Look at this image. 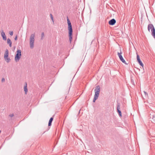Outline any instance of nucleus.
Returning <instances> with one entry per match:
<instances>
[{
    "mask_svg": "<svg viewBox=\"0 0 155 155\" xmlns=\"http://www.w3.org/2000/svg\"><path fill=\"white\" fill-rule=\"evenodd\" d=\"M44 36V32H42L41 34V40H42L43 39Z\"/></svg>",
    "mask_w": 155,
    "mask_h": 155,
    "instance_id": "19",
    "label": "nucleus"
},
{
    "mask_svg": "<svg viewBox=\"0 0 155 155\" xmlns=\"http://www.w3.org/2000/svg\"><path fill=\"white\" fill-rule=\"evenodd\" d=\"M100 91V87L99 85H98L95 87L94 90V95L99 97Z\"/></svg>",
    "mask_w": 155,
    "mask_h": 155,
    "instance_id": "7",
    "label": "nucleus"
},
{
    "mask_svg": "<svg viewBox=\"0 0 155 155\" xmlns=\"http://www.w3.org/2000/svg\"><path fill=\"white\" fill-rule=\"evenodd\" d=\"M7 43L9 45V46L10 47L12 46V42L10 39L9 38H8L7 39Z\"/></svg>",
    "mask_w": 155,
    "mask_h": 155,
    "instance_id": "13",
    "label": "nucleus"
},
{
    "mask_svg": "<svg viewBox=\"0 0 155 155\" xmlns=\"http://www.w3.org/2000/svg\"><path fill=\"white\" fill-rule=\"evenodd\" d=\"M1 81L2 82H3L5 81V80L4 78H2V79Z\"/></svg>",
    "mask_w": 155,
    "mask_h": 155,
    "instance_id": "22",
    "label": "nucleus"
},
{
    "mask_svg": "<svg viewBox=\"0 0 155 155\" xmlns=\"http://www.w3.org/2000/svg\"><path fill=\"white\" fill-rule=\"evenodd\" d=\"M67 21L68 24V29L69 31L68 32V34H69V40L70 42V43H71L72 39V35L73 33V30L72 28V26L71 24V23L68 18L67 17Z\"/></svg>",
    "mask_w": 155,
    "mask_h": 155,
    "instance_id": "1",
    "label": "nucleus"
},
{
    "mask_svg": "<svg viewBox=\"0 0 155 155\" xmlns=\"http://www.w3.org/2000/svg\"><path fill=\"white\" fill-rule=\"evenodd\" d=\"M9 34L10 35L12 36L13 35V32L12 31H10V32H9Z\"/></svg>",
    "mask_w": 155,
    "mask_h": 155,
    "instance_id": "21",
    "label": "nucleus"
},
{
    "mask_svg": "<svg viewBox=\"0 0 155 155\" xmlns=\"http://www.w3.org/2000/svg\"><path fill=\"white\" fill-rule=\"evenodd\" d=\"M53 120V117H51L49 121L48 124V126H50L51 125L52 122Z\"/></svg>",
    "mask_w": 155,
    "mask_h": 155,
    "instance_id": "14",
    "label": "nucleus"
},
{
    "mask_svg": "<svg viewBox=\"0 0 155 155\" xmlns=\"http://www.w3.org/2000/svg\"><path fill=\"white\" fill-rule=\"evenodd\" d=\"M24 89L25 94H27L28 92V89L27 87V83H25V85L24 86Z\"/></svg>",
    "mask_w": 155,
    "mask_h": 155,
    "instance_id": "15",
    "label": "nucleus"
},
{
    "mask_svg": "<svg viewBox=\"0 0 155 155\" xmlns=\"http://www.w3.org/2000/svg\"><path fill=\"white\" fill-rule=\"evenodd\" d=\"M14 116V115L13 114H11L9 115V116L11 117H13Z\"/></svg>",
    "mask_w": 155,
    "mask_h": 155,
    "instance_id": "20",
    "label": "nucleus"
},
{
    "mask_svg": "<svg viewBox=\"0 0 155 155\" xmlns=\"http://www.w3.org/2000/svg\"><path fill=\"white\" fill-rule=\"evenodd\" d=\"M150 29L151 31V35L155 38V29L153 25L151 24H149L148 26V30L149 31H150Z\"/></svg>",
    "mask_w": 155,
    "mask_h": 155,
    "instance_id": "2",
    "label": "nucleus"
},
{
    "mask_svg": "<svg viewBox=\"0 0 155 155\" xmlns=\"http://www.w3.org/2000/svg\"><path fill=\"white\" fill-rule=\"evenodd\" d=\"M143 93H144V95H145V97L146 98L148 96V94L147 92H145V91H143Z\"/></svg>",
    "mask_w": 155,
    "mask_h": 155,
    "instance_id": "18",
    "label": "nucleus"
},
{
    "mask_svg": "<svg viewBox=\"0 0 155 155\" xmlns=\"http://www.w3.org/2000/svg\"><path fill=\"white\" fill-rule=\"evenodd\" d=\"M137 60L139 64H140V65L143 68V64L142 63L141 61L139 56L138 55H137Z\"/></svg>",
    "mask_w": 155,
    "mask_h": 155,
    "instance_id": "9",
    "label": "nucleus"
},
{
    "mask_svg": "<svg viewBox=\"0 0 155 155\" xmlns=\"http://www.w3.org/2000/svg\"><path fill=\"white\" fill-rule=\"evenodd\" d=\"M21 55V51L20 49H18L16 54L15 56V59L16 62L18 61L20 59Z\"/></svg>",
    "mask_w": 155,
    "mask_h": 155,
    "instance_id": "3",
    "label": "nucleus"
},
{
    "mask_svg": "<svg viewBox=\"0 0 155 155\" xmlns=\"http://www.w3.org/2000/svg\"><path fill=\"white\" fill-rule=\"evenodd\" d=\"M137 69H139V71H140V69H138V68H137Z\"/></svg>",
    "mask_w": 155,
    "mask_h": 155,
    "instance_id": "24",
    "label": "nucleus"
},
{
    "mask_svg": "<svg viewBox=\"0 0 155 155\" xmlns=\"http://www.w3.org/2000/svg\"><path fill=\"white\" fill-rule=\"evenodd\" d=\"M122 53L121 51V50H120V52H117V55L119 57V58L120 59V60L124 64H128L125 61V60H124V58H123L122 56Z\"/></svg>",
    "mask_w": 155,
    "mask_h": 155,
    "instance_id": "6",
    "label": "nucleus"
},
{
    "mask_svg": "<svg viewBox=\"0 0 155 155\" xmlns=\"http://www.w3.org/2000/svg\"><path fill=\"white\" fill-rule=\"evenodd\" d=\"M50 15L51 17V18L53 21V23L54 24V19L53 15L51 14H50Z\"/></svg>",
    "mask_w": 155,
    "mask_h": 155,
    "instance_id": "17",
    "label": "nucleus"
},
{
    "mask_svg": "<svg viewBox=\"0 0 155 155\" xmlns=\"http://www.w3.org/2000/svg\"><path fill=\"white\" fill-rule=\"evenodd\" d=\"M150 118H152V121L153 123H155V114L152 113L150 114Z\"/></svg>",
    "mask_w": 155,
    "mask_h": 155,
    "instance_id": "10",
    "label": "nucleus"
},
{
    "mask_svg": "<svg viewBox=\"0 0 155 155\" xmlns=\"http://www.w3.org/2000/svg\"><path fill=\"white\" fill-rule=\"evenodd\" d=\"M8 50L6 49L4 55V58L5 60L7 63H9L11 61L10 59L8 58Z\"/></svg>",
    "mask_w": 155,
    "mask_h": 155,
    "instance_id": "5",
    "label": "nucleus"
},
{
    "mask_svg": "<svg viewBox=\"0 0 155 155\" xmlns=\"http://www.w3.org/2000/svg\"><path fill=\"white\" fill-rule=\"evenodd\" d=\"M17 38H18V36H17V35H16L15 38V41L17 40Z\"/></svg>",
    "mask_w": 155,
    "mask_h": 155,
    "instance_id": "23",
    "label": "nucleus"
},
{
    "mask_svg": "<svg viewBox=\"0 0 155 155\" xmlns=\"http://www.w3.org/2000/svg\"><path fill=\"white\" fill-rule=\"evenodd\" d=\"M98 96L94 95V97L93 100V102H95L96 100L98 99Z\"/></svg>",
    "mask_w": 155,
    "mask_h": 155,
    "instance_id": "16",
    "label": "nucleus"
},
{
    "mask_svg": "<svg viewBox=\"0 0 155 155\" xmlns=\"http://www.w3.org/2000/svg\"><path fill=\"white\" fill-rule=\"evenodd\" d=\"M34 34H32L31 35L30 38V47L31 48H33L34 46Z\"/></svg>",
    "mask_w": 155,
    "mask_h": 155,
    "instance_id": "4",
    "label": "nucleus"
},
{
    "mask_svg": "<svg viewBox=\"0 0 155 155\" xmlns=\"http://www.w3.org/2000/svg\"><path fill=\"white\" fill-rule=\"evenodd\" d=\"M1 35L2 37L3 40H6V37L5 34L3 30L1 31Z\"/></svg>",
    "mask_w": 155,
    "mask_h": 155,
    "instance_id": "12",
    "label": "nucleus"
},
{
    "mask_svg": "<svg viewBox=\"0 0 155 155\" xmlns=\"http://www.w3.org/2000/svg\"><path fill=\"white\" fill-rule=\"evenodd\" d=\"M116 22V20L114 19H112L110 20L108 22L109 24L110 25H114Z\"/></svg>",
    "mask_w": 155,
    "mask_h": 155,
    "instance_id": "11",
    "label": "nucleus"
},
{
    "mask_svg": "<svg viewBox=\"0 0 155 155\" xmlns=\"http://www.w3.org/2000/svg\"><path fill=\"white\" fill-rule=\"evenodd\" d=\"M120 104L119 103H117V112L119 114V116L120 117H121L122 116V114L121 111L120 110Z\"/></svg>",
    "mask_w": 155,
    "mask_h": 155,
    "instance_id": "8",
    "label": "nucleus"
}]
</instances>
